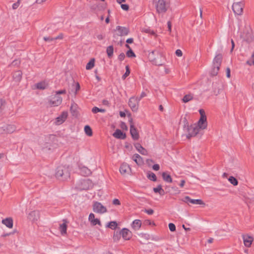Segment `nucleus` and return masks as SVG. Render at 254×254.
<instances>
[{"instance_id": "nucleus-33", "label": "nucleus", "mask_w": 254, "mask_h": 254, "mask_svg": "<svg viewBox=\"0 0 254 254\" xmlns=\"http://www.w3.org/2000/svg\"><path fill=\"white\" fill-rule=\"evenodd\" d=\"M95 64V59L92 58L90 60V61L87 63L86 66V69L87 70H90L92 69L94 66Z\"/></svg>"}, {"instance_id": "nucleus-3", "label": "nucleus", "mask_w": 254, "mask_h": 254, "mask_svg": "<svg viewBox=\"0 0 254 254\" xmlns=\"http://www.w3.org/2000/svg\"><path fill=\"white\" fill-rule=\"evenodd\" d=\"M223 56L221 54H217L213 61L212 66L210 71V74L211 76H214L217 75L221 64Z\"/></svg>"}, {"instance_id": "nucleus-10", "label": "nucleus", "mask_w": 254, "mask_h": 254, "mask_svg": "<svg viewBox=\"0 0 254 254\" xmlns=\"http://www.w3.org/2000/svg\"><path fill=\"white\" fill-rule=\"evenodd\" d=\"M93 210L94 212L100 214H103L107 211L106 207L98 201L93 203Z\"/></svg>"}, {"instance_id": "nucleus-6", "label": "nucleus", "mask_w": 254, "mask_h": 254, "mask_svg": "<svg viewBox=\"0 0 254 254\" xmlns=\"http://www.w3.org/2000/svg\"><path fill=\"white\" fill-rule=\"evenodd\" d=\"M16 130V127L14 125L4 124L0 126V133H11Z\"/></svg>"}, {"instance_id": "nucleus-55", "label": "nucleus", "mask_w": 254, "mask_h": 254, "mask_svg": "<svg viewBox=\"0 0 254 254\" xmlns=\"http://www.w3.org/2000/svg\"><path fill=\"white\" fill-rule=\"evenodd\" d=\"M64 37V35L63 33H61L59 35V36L56 37H54V41L56 40H58V39H62Z\"/></svg>"}, {"instance_id": "nucleus-4", "label": "nucleus", "mask_w": 254, "mask_h": 254, "mask_svg": "<svg viewBox=\"0 0 254 254\" xmlns=\"http://www.w3.org/2000/svg\"><path fill=\"white\" fill-rule=\"evenodd\" d=\"M56 176L59 179L66 180L70 177L68 167L65 166H59L56 171Z\"/></svg>"}, {"instance_id": "nucleus-39", "label": "nucleus", "mask_w": 254, "mask_h": 254, "mask_svg": "<svg viewBox=\"0 0 254 254\" xmlns=\"http://www.w3.org/2000/svg\"><path fill=\"white\" fill-rule=\"evenodd\" d=\"M107 227L112 230H114L117 227V223L116 221H111L108 224Z\"/></svg>"}, {"instance_id": "nucleus-38", "label": "nucleus", "mask_w": 254, "mask_h": 254, "mask_svg": "<svg viewBox=\"0 0 254 254\" xmlns=\"http://www.w3.org/2000/svg\"><path fill=\"white\" fill-rule=\"evenodd\" d=\"M228 181L234 186H237L238 184V180L233 176H230L228 179Z\"/></svg>"}, {"instance_id": "nucleus-22", "label": "nucleus", "mask_w": 254, "mask_h": 254, "mask_svg": "<svg viewBox=\"0 0 254 254\" xmlns=\"http://www.w3.org/2000/svg\"><path fill=\"white\" fill-rule=\"evenodd\" d=\"M113 135L118 139H125L126 137V135L125 133H124L120 129H117L116 130L115 132L113 133Z\"/></svg>"}, {"instance_id": "nucleus-2", "label": "nucleus", "mask_w": 254, "mask_h": 254, "mask_svg": "<svg viewBox=\"0 0 254 254\" xmlns=\"http://www.w3.org/2000/svg\"><path fill=\"white\" fill-rule=\"evenodd\" d=\"M240 38L243 44L245 43L250 44L254 41L252 29L250 26L245 25L243 32H241Z\"/></svg>"}, {"instance_id": "nucleus-56", "label": "nucleus", "mask_w": 254, "mask_h": 254, "mask_svg": "<svg viewBox=\"0 0 254 254\" xmlns=\"http://www.w3.org/2000/svg\"><path fill=\"white\" fill-rule=\"evenodd\" d=\"M182 200L189 204L190 202V198L189 196H186Z\"/></svg>"}, {"instance_id": "nucleus-27", "label": "nucleus", "mask_w": 254, "mask_h": 254, "mask_svg": "<svg viewBox=\"0 0 254 254\" xmlns=\"http://www.w3.org/2000/svg\"><path fill=\"white\" fill-rule=\"evenodd\" d=\"M134 146L137 150L142 155H147V151L139 143H136Z\"/></svg>"}, {"instance_id": "nucleus-44", "label": "nucleus", "mask_w": 254, "mask_h": 254, "mask_svg": "<svg viewBox=\"0 0 254 254\" xmlns=\"http://www.w3.org/2000/svg\"><path fill=\"white\" fill-rule=\"evenodd\" d=\"M184 103H187L190 100V95H186L182 99Z\"/></svg>"}, {"instance_id": "nucleus-5", "label": "nucleus", "mask_w": 254, "mask_h": 254, "mask_svg": "<svg viewBox=\"0 0 254 254\" xmlns=\"http://www.w3.org/2000/svg\"><path fill=\"white\" fill-rule=\"evenodd\" d=\"M155 6L158 13H164L167 11L169 4L165 0H158L156 3Z\"/></svg>"}, {"instance_id": "nucleus-51", "label": "nucleus", "mask_w": 254, "mask_h": 254, "mask_svg": "<svg viewBox=\"0 0 254 254\" xmlns=\"http://www.w3.org/2000/svg\"><path fill=\"white\" fill-rule=\"evenodd\" d=\"M113 204L116 205H119L121 203L118 199L115 198L113 200Z\"/></svg>"}, {"instance_id": "nucleus-12", "label": "nucleus", "mask_w": 254, "mask_h": 254, "mask_svg": "<svg viewBox=\"0 0 254 254\" xmlns=\"http://www.w3.org/2000/svg\"><path fill=\"white\" fill-rule=\"evenodd\" d=\"M128 105L133 112H136L138 110V104L137 101L134 97H132L129 99Z\"/></svg>"}, {"instance_id": "nucleus-7", "label": "nucleus", "mask_w": 254, "mask_h": 254, "mask_svg": "<svg viewBox=\"0 0 254 254\" xmlns=\"http://www.w3.org/2000/svg\"><path fill=\"white\" fill-rule=\"evenodd\" d=\"M244 3L243 1L234 2L232 5V9L235 14L241 15L243 12Z\"/></svg>"}, {"instance_id": "nucleus-25", "label": "nucleus", "mask_w": 254, "mask_h": 254, "mask_svg": "<svg viewBox=\"0 0 254 254\" xmlns=\"http://www.w3.org/2000/svg\"><path fill=\"white\" fill-rule=\"evenodd\" d=\"M64 223L63 224H60V230L62 235H64L66 234V229H67V221L65 219L63 220Z\"/></svg>"}, {"instance_id": "nucleus-63", "label": "nucleus", "mask_w": 254, "mask_h": 254, "mask_svg": "<svg viewBox=\"0 0 254 254\" xmlns=\"http://www.w3.org/2000/svg\"><path fill=\"white\" fill-rule=\"evenodd\" d=\"M226 76L228 78L230 77V69L229 67L226 69Z\"/></svg>"}, {"instance_id": "nucleus-61", "label": "nucleus", "mask_w": 254, "mask_h": 254, "mask_svg": "<svg viewBox=\"0 0 254 254\" xmlns=\"http://www.w3.org/2000/svg\"><path fill=\"white\" fill-rule=\"evenodd\" d=\"M176 54L177 56H178L179 57H181L182 56V52L180 49H178L176 51Z\"/></svg>"}, {"instance_id": "nucleus-19", "label": "nucleus", "mask_w": 254, "mask_h": 254, "mask_svg": "<svg viewBox=\"0 0 254 254\" xmlns=\"http://www.w3.org/2000/svg\"><path fill=\"white\" fill-rule=\"evenodd\" d=\"M130 133L132 138L134 140H137L139 138V134L136 128L133 124L130 126Z\"/></svg>"}, {"instance_id": "nucleus-31", "label": "nucleus", "mask_w": 254, "mask_h": 254, "mask_svg": "<svg viewBox=\"0 0 254 254\" xmlns=\"http://www.w3.org/2000/svg\"><path fill=\"white\" fill-rule=\"evenodd\" d=\"M162 176L164 181L168 183H171L172 182V179L171 177V176L169 174H168L166 172H163L162 174Z\"/></svg>"}, {"instance_id": "nucleus-35", "label": "nucleus", "mask_w": 254, "mask_h": 254, "mask_svg": "<svg viewBox=\"0 0 254 254\" xmlns=\"http://www.w3.org/2000/svg\"><path fill=\"white\" fill-rule=\"evenodd\" d=\"M84 131L85 133L89 136L92 135V130L91 128L89 126H86L84 127Z\"/></svg>"}, {"instance_id": "nucleus-1", "label": "nucleus", "mask_w": 254, "mask_h": 254, "mask_svg": "<svg viewBox=\"0 0 254 254\" xmlns=\"http://www.w3.org/2000/svg\"><path fill=\"white\" fill-rule=\"evenodd\" d=\"M207 127V118H200L197 123L191 126V137L198 135L201 137L203 134L201 130L205 129Z\"/></svg>"}, {"instance_id": "nucleus-59", "label": "nucleus", "mask_w": 254, "mask_h": 254, "mask_svg": "<svg viewBox=\"0 0 254 254\" xmlns=\"http://www.w3.org/2000/svg\"><path fill=\"white\" fill-rule=\"evenodd\" d=\"M144 211L147 213L148 214L151 215L153 213L154 211L153 209H145Z\"/></svg>"}, {"instance_id": "nucleus-24", "label": "nucleus", "mask_w": 254, "mask_h": 254, "mask_svg": "<svg viewBox=\"0 0 254 254\" xmlns=\"http://www.w3.org/2000/svg\"><path fill=\"white\" fill-rule=\"evenodd\" d=\"M120 234H122L123 238L126 240H128L130 237V232L127 229L124 228L120 232Z\"/></svg>"}, {"instance_id": "nucleus-47", "label": "nucleus", "mask_w": 254, "mask_h": 254, "mask_svg": "<svg viewBox=\"0 0 254 254\" xmlns=\"http://www.w3.org/2000/svg\"><path fill=\"white\" fill-rule=\"evenodd\" d=\"M121 234L120 233L118 234V233H115L113 236V239L115 241H118L120 238V235Z\"/></svg>"}, {"instance_id": "nucleus-32", "label": "nucleus", "mask_w": 254, "mask_h": 254, "mask_svg": "<svg viewBox=\"0 0 254 254\" xmlns=\"http://www.w3.org/2000/svg\"><path fill=\"white\" fill-rule=\"evenodd\" d=\"M191 204L200 205L203 207L205 205V203L200 199H191Z\"/></svg>"}, {"instance_id": "nucleus-18", "label": "nucleus", "mask_w": 254, "mask_h": 254, "mask_svg": "<svg viewBox=\"0 0 254 254\" xmlns=\"http://www.w3.org/2000/svg\"><path fill=\"white\" fill-rule=\"evenodd\" d=\"M91 186V181L89 179H86L81 182L80 185L79 186V188L80 190H86L89 189Z\"/></svg>"}, {"instance_id": "nucleus-34", "label": "nucleus", "mask_w": 254, "mask_h": 254, "mask_svg": "<svg viewBox=\"0 0 254 254\" xmlns=\"http://www.w3.org/2000/svg\"><path fill=\"white\" fill-rule=\"evenodd\" d=\"M153 190L155 192H158L160 195H163L164 194V190L162 189L161 185H159L156 188L153 189Z\"/></svg>"}, {"instance_id": "nucleus-30", "label": "nucleus", "mask_w": 254, "mask_h": 254, "mask_svg": "<svg viewBox=\"0 0 254 254\" xmlns=\"http://www.w3.org/2000/svg\"><path fill=\"white\" fill-rule=\"evenodd\" d=\"M36 88L39 89H45L48 87V84L45 81H42L35 85Z\"/></svg>"}, {"instance_id": "nucleus-9", "label": "nucleus", "mask_w": 254, "mask_h": 254, "mask_svg": "<svg viewBox=\"0 0 254 254\" xmlns=\"http://www.w3.org/2000/svg\"><path fill=\"white\" fill-rule=\"evenodd\" d=\"M148 58L149 60L152 62L153 64L158 65H162V64L158 63L156 61V57H159L160 56L159 52L156 50H149L148 51Z\"/></svg>"}, {"instance_id": "nucleus-13", "label": "nucleus", "mask_w": 254, "mask_h": 254, "mask_svg": "<svg viewBox=\"0 0 254 254\" xmlns=\"http://www.w3.org/2000/svg\"><path fill=\"white\" fill-rule=\"evenodd\" d=\"M68 113L67 112H63L60 116L56 118L55 122L56 125H60L62 124L66 119Z\"/></svg>"}, {"instance_id": "nucleus-42", "label": "nucleus", "mask_w": 254, "mask_h": 254, "mask_svg": "<svg viewBox=\"0 0 254 254\" xmlns=\"http://www.w3.org/2000/svg\"><path fill=\"white\" fill-rule=\"evenodd\" d=\"M126 71L125 73L122 76L123 79H125L126 78V77L129 75V74L130 73V70H129L128 65H127L126 66Z\"/></svg>"}, {"instance_id": "nucleus-14", "label": "nucleus", "mask_w": 254, "mask_h": 254, "mask_svg": "<svg viewBox=\"0 0 254 254\" xmlns=\"http://www.w3.org/2000/svg\"><path fill=\"white\" fill-rule=\"evenodd\" d=\"M62 102V98L57 95H55L54 97L50 100V104L53 106H58L60 105Z\"/></svg>"}, {"instance_id": "nucleus-62", "label": "nucleus", "mask_w": 254, "mask_h": 254, "mask_svg": "<svg viewBox=\"0 0 254 254\" xmlns=\"http://www.w3.org/2000/svg\"><path fill=\"white\" fill-rule=\"evenodd\" d=\"M125 57V54L122 53L119 55V59L121 61H122L124 59Z\"/></svg>"}, {"instance_id": "nucleus-52", "label": "nucleus", "mask_w": 254, "mask_h": 254, "mask_svg": "<svg viewBox=\"0 0 254 254\" xmlns=\"http://www.w3.org/2000/svg\"><path fill=\"white\" fill-rule=\"evenodd\" d=\"M73 86H74V84H73ZM75 94H76V93H77V91L78 90H79V89H80V85H79V84L78 82L76 83L75 84Z\"/></svg>"}, {"instance_id": "nucleus-40", "label": "nucleus", "mask_w": 254, "mask_h": 254, "mask_svg": "<svg viewBox=\"0 0 254 254\" xmlns=\"http://www.w3.org/2000/svg\"><path fill=\"white\" fill-rule=\"evenodd\" d=\"M142 31L144 32H145L146 33L150 34V35H153L155 37L157 36V35L156 34L155 32L154 31H153V30H151L149 28H143V29H142Z\"/></svg>"}, {"instance_id": "nucleus-58", "label": "nucleus", "mask_w": 254, "mask_h": 254, "mask_svg": "<svg viewBox=\"0 0 254 254\" xmlns=\"http://www.w3.org/2000/svg\"><path fill=\"white\" fill-rule=\"evenodd\" d=\"M92 112L94 114L99 112V108L97 107H94L92 108Z\"/></svg>"}, {"instance_id": "nucleus-41", "label": "nucleus", "mask_w": 254, "mask_h": 254, "mask_svg": "<svg viewBox=\"0 0 254 254\" xmlns=\"http://www.w3.org/2000/svg\"><path fill=\"white\" fill-rule=\"evenodd\" d=\"M77 105L76 104L73 103L71 104L70 110L73 116L76 115Z\"/></svg>"}, {"instance_id": "nucleus-29", "label": "nucleus", "mask_w": 254, "mask_h": 254, "mask_svg": "<svg viewBox=\"0 0 254 254\" xmlns=\"http://www.w3.org/2000/svg\"><path fill=\"white\" fill-rule=\"evenodd\" d=\"M141 225V222L139 220H135L133 221L132 224V227L135 230H138Z\"/></svg>"}, {"instance_id": "nucleus-37", "label": "nucleus", "mask_w": 254, "mask_h": 254, "mask_svg": "<svg viewBox=\"0 0 254 254\" xmlns=\"http://www.w3.org/2000/svg\"><path fill=\"white\" fill-rule=\"evenodd\" d=\"M147 178L152 181H156V175L154 173H152V172H149L148 173H147Z\"/></svg>"}, {"instance_id": "nucleus-23", "label": "nucleus", "mask_w": 254, "mask_h": 254, "mask_svg": "<svg viewBox=\"0 0 254 254\" xmlns=\"http://www.w3.org/2000/svg\"><path fill=\"white\" fill-rule=\"evenodd\" d=\"M2 223L8 228H12L13 227V220L11 217L3 219L2 220Z\"/></svg>"}, {"instance_id": "nucleus-54", "label": "nucleus", "mask_w": 254, "mask_h": 254, "mask_svg": "<svg viewBox=\"0 0 254 254\" xmlns=\"http://www.w3.org/2000/svg\"><path fill=\"white\" fill-rule=\"evenodd\" d=\"M121 127L123 129H125V130H127V125L124 122H122L121 123Z\"/></svg>"}, {"instance_id": "nucleus-8", "label": "nucleus", "mask_w": 254, "mask_h": 254, "mask_svg": "<svg viewBox=\"0 0 254 254\" xmlns=\"http://www.w3.org/2000/svg\"><path fill=\"white\" fill-rule=\"evenodd\" d=\"M189 119L190 116L186 114L185 117L182 120V122L184 124V131L186 133V134L185 135L188 139H190V127L189 124Z\"/></svg>"}, {"instance_id": "nucleus-15", "label": "nucleus", "mask_w": 254, "mask_h": 254, "mask_svg": "<svg viewBox=\"0 0 254 254\" xmlns=\"http://www.w3.org/2000/svg\"><path fill=\"white\" fill-rule=\"evenodd\" d=\"M40 218V213L38 211L34 210L31 211L28 216V218L32 222L37 221Z\"/></svg>"}, {"instance_id": "nucleus-28", "label": "nucleus", "mask_w": 254, "mask_h": 254, "mask_svg": "<svg viewBox=\"0 0 254 254\" xmlns=\"http://www.w3.org/2000/svg\"><path fill=\"white\" fill-rule=\"evenodd\" d=\"M133 160L138 165H141L143 163L142 158L138 154H135L132 157Z\"/></svg>"}, {"instance_id": "nucleus-36", "label": "nucleus", "mask_w": 254, "mask_h": 254, "mask_svg": "<svg viewBox=\"0 0 254 254\" xmlns=\"http://www.w3.org/2000/svg\"><path fill=\"white\" fill-rule=\"evenodd\" d=\"M6 105V102L4 100H0V114L2 113Z\"/></svg>"}, {"instance_id": "nucleus-20", "label": "nucleus", "mask_w": 254, "mask_h": 254, "mask_svg": "<svg viewBox=\"0 0 254 254\" xmlns=\"http://www.w3.org/2000/svg\"><path fill=\"white\" fill-rule=\"evenodd\" d=\"M89 221L93 226H95L97 224L99 226L101 225V222L99 219L95 218V215L93 213H90L89 215L88 218Z\"/></svg>"}, {"instance_id": "nucleus-11", "label": "nucleus", "mask_w": 254, "mask_h": 254, "mask_svg": "<svg viewBox=\"0 0 254 254\" xmlns=\"http://www.w3.org/2000/svg\"><path fill=\"white\" fill-rule=\"evenodd\" d=\"M115 31L117 32V34L120 36H124L127 35L129 33L128 28L118 26L116 27Z\"/></svg>"}, {"instance_id": "nucleus-21", "label": "nucleus", "mask_w": 254, "mask_h": 254, "mask_svg": "<svg viewBox=\"0 0 254 254\" xmlns=\"http://www.w3.org/2000/svg\"><path fill=\"white\" fill-rule=\"evenodd\" d=\"M80 170V173L81 175L84 176H87L91 174V171L87 167L85 166H82L81 165L79 166Z\"/></svg>"}, {"instance_id": "nucleus-57", "label": "nucleus", "mask_w": 254, "mask_h": 254, "mask_svg": "<svg viewBox=\"0 0 254 254\" xmlns=\"http://www.w3.org/2000/svg\"><path fill=\"white\" fill-rule=\"evenodd\" d=\"M56 95H59V94H65L66 93V90L65 89H64V90H60V91H56Z\"/></svg>"}, {"instance_id": "nucleus-48", "label": "nucleus", "mask_w": 254, "mask_h": 254, "mask_svg": "<svg viewBox=\"0 0 254 254\" xmlns=\"http://www.w3.org/2000/svg\"><path fill=\"white\" fill-rule=\"evenodd\" d=\"M198 111H199V114L200 115V118L203 117V118H206V116L205 115V112H204V111L203 109H199L198 110Z\"/></svg>"}, {"instance_id": "nucleus-60", "label": "nucleus", "mask_w": 254, "mask_h": 254, "mask_svg": "<svg viewBox=\"0 0 254 254\" xmlns=\"http://www.w3.org/2000/svg\"><path fill=\"white\" fill-rule=\"evenodd\" d=\"M152 168L154 170L158 171L160 169V166L158 164H155L153 166Z\"/></svg>"}, {"instance_id": "nucleus-50", "label": "nucleus", "mask_w": 254, "mask_h": 254, "mask_svg": "<svg viewBox=\"0 0 254 254\" xmlns=\"http://www.w3.org/2000/svg\"><path fill=\"white\" fill-rule=\"evenodd\" d=\"M121 8L124 10H128L129 9V6L127 4H122Z\"/></svg>"}, {"instance_id": "nucleus-64", "label": "nucleus", "mask_w": 254, "mask_h": 254, "mask_svg": "<svg viewBox=\"0 0 254 254\" xmlns=\"http://www.w3.org/2000/svg\"><path fill=\"white\" fill-rule=\"evenodd\" d=\"M254 63V60H250L247 62V64L250 65H253Z\"/></svg>"}, {"instance_id": "nucleus-26", "label": "nucleus", "mask_w": 254, "mask_h": 254, "mask_svg": "<svg viewBox=\"0 0 254 254\" xmlns=\"http://www.w3.org/2000/svg\"><path fill=\"white\" fill-rule=\"evenodd\" d=\"M22 73L21 70L15 71L13 75V80L15 82H20L22 78Z\"/></svg>"}, {"instance_id": "nucleus-45", "label": "nucleus", "mask_w": 254, "mask_h": 254, "mask_svg": "<svg viewBox=\"0 0 254 254\" xmlns=\"http://www.w3.org/2000/svg\"><path fill=\"white\" fill-rule=\"evenodd\" d=\"M114 49H107V53L109 58H111L113 54Z\"/></svg>"}, {"instance_id": "nucleus-43", "label": "nucleus", "mask_w": 254, "mask_h": 254, "mask_svg": "<svg viewBox=\"0 0 254 254\" xmlns=\"http://www.w3.org/2000/svg\"><path fill=\"white\" fill-rule=\"evenodd\" d=\"M127 56L129 58H133L135 57V55L132 51L131 49H129V50L127 51Z\"/></svg>"}, {"instance_id": "nucleus-16", "label": "nucleus", "mask_w": 254, "mask_h": 254, "mask_svg": "<svg viewBox=\"0 0 254 254\" xmlns=\"http://www.w3.org/2000/svg\"><path fill=\"white\" fill-rule=\"evenodd\" d=\"M243 239L244 244L247 247H250L252 242H254V238L249 235H243Z\"/></svg>"}, {"instance_id": "nucleus-46", "label": "nucleus", "mask_w": 254, "mask_h": 254, "mask_svg": "<svg viewBox=\"0 0 254 254\" xmlns=\"http://www.w3.org/2000/svg\"><path fill=\"white\" fill-rule=\"evenodd\" d=\"M169 228L172 232H174L176 230V226L173 223H169Z\"/></svg>"}, {"instance_id": "nucleus-53", "label": "nucleus", "mask_w": 254, "mask_h": 254, "mask_svg": "<svg viewBox=\"0 0 254 254\" xmlns=\"http://www.w3.org/2000/svg\"><path fill=\"white\" fill-rule=\"evenodd\" d=\"M193 158L196 162H197L199 160V154L196 152V155H193Z\"/></svg>"}, {"instance_id": "nucleus-49", "label": "nucleus", "mask_w": 254, "mask_h": 254, "mask_svg": "<svg viewBox=\"0 0 254 254\" xmlns=\"http://www.w3.org/2000/svg\"><path fill=\"white\" fill-rule=\"evenodd\" d=\"M44 40L45 41H48V42H53L54 41V38H52L50 36L49 37H44Z\"/></svg>"}, {"instance_id": "nucleus-17", "label": "nucleus", "mask_w": 254, "mask_h": 254, "mask_svg": "<svg viewBox=\"0 0 254 254\" xmlns=\"http://www.w3.org/2000/svg\"><path fill=\"white\" fill-rule=\"evenodd\" d=\"M120 172L121 174L125 175L131 172V168L127 163H123L120 167Z\"/></svg>"}]
</instances>
